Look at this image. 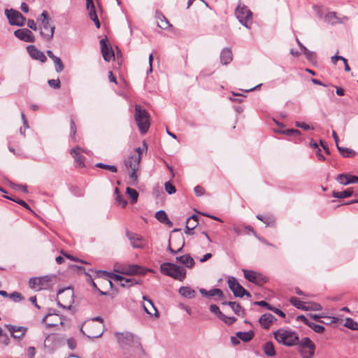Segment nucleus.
Instances as JSON below:
<instances>
[{
	"label": "nucleus",
	"instance_id": "aec40b11",
	"mask_svg": "<svg viewBox=\"0 0 358 358\" xmlns=\"http://www.w3.org/2000/svg\"><path fill=\"white\" fill-rule=\"evenodd\" d=\"M275 320L276 318L273 315L267 313L260 317L259 323L263 329H268Z\"/></svg>",
	"mask_w": 358,
	"mask_h": 358
},
{
	"label": "nucleus",
	"instance_id": "c85d7f7f",
	"mask_svg": "<svg viewBox=\"0 0 358 358\" xmlns=\"http://www.w3.org/2000/svg\"><path fill=\"white\" fill-rule=\"evenodd\" d=\"M199 292L203 296L212 297L217 296L220 299H221L223 296V292L219 288H213L208 291L203 288H201L199 289Z\"/></svg>",
	"mask_w": 358,
	"mask_h": 358
},
{
	"label": "nucleus",
	"instance_id": "774afa93",
	"mask_svg": "<svg viewBox=\"0 0 358 358\" xmlns=\"http://www.w3.org/2000/svg\"><path fill=\"white\" fill-rule=\"evenodd\" d=\"M27 26L29 27V29H31L34 31H36L38 29L35 21L32 19H29L27 20Z\"/></svg>",
	"mask_w": 358,
	"mask_h": 358
},
{
	"label": "nucleus",
	"instance_id": "09e8293b",
	"mask_svg": "<svg viewBox=\"0 0 358 358\" xmlns=\"http://www.w3.org/2000/svg\"><path fill=\"white\" fill-rule=\"evenodd\" d=\"M3 196L10 201H15V203L20 204V206L24 207L25 208L30 210L29 206L24 201L21 200V199H13L12 197H10V196H8L6 195H4Z\"/></svg>",
	"mask_w": 358,
	"mask_h": 358
},
{
	"label": "nucleus",
	"instance_id": "f8f14e48",
	"mask_svg": "<svg viewBox=\"0 0 358 358\" xmlns=\"http://www.w3.org/2000/svg\"><path fill=\"white\" fill-rule=\"evenodd\" d=\"M227 283L229 289L236 297H243L244 295L250 296V293L237 282L234 277H229Z\"/></svg>",
	"mask_w": 358,
	"mask_h": 358
},
{
	"label": "nucleus",
	"instance_id": "2f4dec72",
	"mask_svg": "<svg viewBox=\"0 0 358 358\" xmlns=\"http://www.w3.org/2000/svg\"><path fill=\"white\" fill-rule=\"evenodd\" d=\"M263 350L265 355L269 357H273L275 355V350L274 345L272 342L268 341L263 345Z\"/></svg>",
	"mask_w": 358,
	"mask_h": 358
},
{
	"label": "nucleus",
	"instance_id": "1a4fd4ad",
	"mask_svg": "<svg viewBox=\"0 0 358 358\" xmlns=\"http://www.w3.org/2000/svg\"><path fill=\"white\" fill-rule=\"evenodd\" d=\"M5 15L7 17L10 24L22 27L26 18L17 10L14 9H6Z\"/></svg>",
	"mask_w": 358,
	"mask_h": 358
},
{
	"label": "nucleus",
	"instance_id": "5fc2aeb1",
	"mask_svg": "<svg viewBox=\"0 0 358 358\" xmlns=\"http://www.w3.org/2000/svg\"><path fill=\"white\" fill-rule=\"evenodd\" d=\"M257 218L262 221L264 223L266 224V225H270L272 222H273V220L269 217L257 215Z\"/></svg>",
	"mask_w": 358,
	"mask_h": 358
},
{
	"label": "nucleus",
	"instance_id": "0eeeda50",
	"mask_svg": "<svg viewBox=\"0 0 358 358\" xmlns=\"http://www.w3.org/2000/svg\"><path fill=\"white\" fill-rule=\"evenodd\" d=\"M303 358H313L315 351V343L308 337L303 338L296 345Z\"/></svg>",
	"mask_w": 358,
	"mask_h": 358
},
{
	"label": "nucleus",
	"instance_id": "a878e982",
	"mask_svg": "<svg viewBox=\"0 0 358 358\" xmlns=\"http://www.w3.org/2000/svg\"><path fill=\"white\" fill-rule=\"evenodd\" d=\"M233 59L231 50L229 48H224L220 52V63L222 65L229 64Z\"/></svg>",
	"mask_w": 358,
	"mask_h": 358
},
{
	"label": "nucleus",
	"instance_id": "473e14b6",
	"mask_svg": "<svg viewBox=\"0 0 358 358\" xmlns=\"http://www.w3.org/2000/svg\"><path fill=\"white\" fill-rule=\"evenodd\" d=\"M353 191L351 188H348L345 191L342 192H336L334 191L332 192V196L334 198L343 199L348 198L352 195Z\"/></svg>",
	"mask_w": 358,
	"mask_h": 358
},
{
	"label": "nucleus",
	"instance_id": "9b49d317",
	"mask_svg": "<svg viewBox=\"0 0 358 358\" xmlns=\"http://www.w3.org/2000/svg\"><path fill=\"white\" fill-rule=\"evenodd\" d=\"M151 268H146L137 264L127 265L122 268L118 272L125 275H145L148 272H152Z\"/></svg>",
	"mask_w": 358,
	"mask_h": 358
},
{
	"label": "nucleus",
	"instance_id": "0e129e2a",
	"mask_svg": "<svg viewBox=\"0 0 358 358\" xmlns=\"http://www.w3.org/2000/svg\"><path fill=\"white\" fill-rule=\"evenodd\" d=\"M255 305H257V306H262V307H264L266 308V309L269 310L271 309V306L268 303H267L266 301H255L254 303Z\"/></svg>",
	"mask_w": 358,
	"mask_h": 358
},
{
	"label": "nucleus",
	"instance_id": "49530a36",
	"mask_svg": "<svg viewBox=\"0 0 358 358\" xmlns=\"http://www.w3.org/2000/svg\"><path fill=\"white\" fill-rule=\"evenodd\" d=\"M306 308L305 310H321L322 308V306L317 303H308L306 305Z\"/></svg>",
	"mask_w": 358,
	"mask_h": 358
},
{
	"label": "nucleus",
	"instance_id": "cd10ccee",
	"mask_svg": "<svg viewBox=\"0 0 358 358\" xmlns=\"http://www.w3.org/2000/svg\"><path fill=\"white\" fill-rule=\"evenodd\" d=\"M178 262L185 265L187 268H191L194 266L195 262L189 254H186L182 256L176 257V258Z\"/></svg>",
	"mask_w": 358,
	"mask_h": 358
},
{
	"label": "nucleus",
	"instance_id": "5701e85b",
	"mask_svg": "<svg viewBox=\"0 0 358 358\" xmlns=\"http://www.w3.org/2000/svg\"><path fill=\"white\" fill-rule=\"evenodd\" d=\"M337 181L344 185L352 183H358V177L350 174L342 173L337 176Z\"/></svg>",
	"mask_w": 358,
	"mask_h": 358
},
{
	"label": "nucleus",
	"instance_id": "c756f323",
	"mask_svg": "<svg viewBox=\"0 0 358 358\" xmlns=\"http://www.w3.org/2000/svg\"><path fill=\"white\" fill-rule=\"evenodd\" d=\"M178 292L180 295L187 299H192L196 294V292L187 286L181 287L179 289Z\"/></svg>",
	"mask_w": 358,
	"mask_h": 358
},
{
	"label": "nucleus",
	"instance_id": "6ab92c4d",
	"mask_svg": "<svg viewBox=\"0 0 358 358\" xmlns=\"http://www.w3.org/2000/svg\"><path fill=\"white\" fill-rule=\"evenodd\" d=\"M87 327L90 329H92L93 331L89 332V334H86L87 337L94 338H99L102 336L103 333V326H96L94 323H89L87 324ZM80 331L83 333V334L85 335V333L83 331V329H80Z\"/></svg>",
	"mask_w": 358,
	"mask_h": 358
},
{
	"label": "nucleus",
	"instance_id": "c03bdc74",
	"mask_svg": "<svg viewBox=\"0 0 358 358\" xmlns=\"http://www.w3.org/2000/svg\"><path fill=\"white\" fill-rule=\"evenodd\" d=\"M96 167H99V168H101V169H106V170H108L112 173H116L117 172V168L115 166H113V165H108V164H105L103 163H97L96 164Z\"/></svg>",
	"mask_w": 358,
	"mask_h": 358
},
{
	"label": "nucleus",
	"instance_id": "39448f33",
	"mask_svg": "<svg viewBox=\"0 0 358 358\" xmlns=\"http://www.w3.org/2000/svg\"><path fill=\"white\" fill-rule=\"evenodd\" d=\"M134 117L140 132L141 134L146 133L150 127L148 112L142 109L140 106L136 105Z\"/></svg>",
	"mask_w": 358,
	"mask_h": 358
},
{
	"label": "nucleus",
	"instance_id": "f3484780",
	"mask_svg": "<svg viewBox=\"0 0 358 358\" xmlns=\"http://www.w3.org/2000/svg\"><path fill=\"white\" fill-rule=\"evenodd\" d=\"M27 52L29 56L35 60H38L42 63H45L47 57L44 52L37 49L34 45H28L27 47Z\"/></svg>",
	"mask_w": 358,
	"mask_h": 358
},
{
	"label": "nucleus",
	"instance_id": "f704fd0d",
	"mask_svg": "<svg viewBox=\"0 0 358 358\" xmlns=\"http://www.w3.org/2000/svg\"><path fill=\"white\" fill-rule=\"evenodd\" d=\"M155 217L157 220L163 224H171V222L167 217L166 213L164 210H159L155 213Z\"/></svg>",
	"mask_w": 358,
	"mask_h": 358
},
{
	"label": "nucleus",
	"instance_id": "052dcab7",
	"mask_svg": "<svg viewBox=\"0 0 358 358\" xmlns=\"http://www.w3.org/2000/svg\"><path fill=\"white\" fill-rule=\"evenodd\" d=\"M295 125L296 127H299V128H301L304 130H308V129H313V127H311L310 126H309L308 124L304 123V122H295Z\"/></svg>",
	"mask_w": 358,
	"mask_h": 358
},
{
	"label": "nucleus",
	"instance_id": "f03ea898",
	"mask_svg": "<svg viewBox=\"0 0 358 358\" xmlns=\"http://www.w3.org/2000/svg\"><path fill=\"white\" fill-rule=\"evenodd\" d=\"M275 341L285 346H294L299 343V338L297 334L290 329H279L273 332Z\"/></svg>",
	"mask_w": 358,
	"mask_h": 358
},
{
	"label": "nucleus",
	"instance_id": "79ce46f5",
	"mask_svg": "<svg viewBox=\"0 0 358 358\" xmlns=\"http://www.w3.org/2000/svg\"><path fill=\"white\" fill-rule=\"evenodd\" d=\"M210 310L211 313L216 315L220 320H224V315L220 311V308L215 304L210 306Z\"/></svg>",
	"mask_w": 358,
	"mask_h": 358
},
{
	"label": "nucleus",
	"instance_id": "7ed1b4c3",
	"mask_svg": "<svg viewBox=\"0 0 358 358\" xmlns=\"http://www.w3.org/2000/svg\"><path fill=\"white\" fill-rule=\"evenodd\" d=\"M38 21L40 22L39 28L41 37L44 40L50 41L53 38L55 27L52 23L51 18L46 10L43 11Z\"/></svg>",
	"mask_w": 358,
	"mask_h": 358
},
{
	"label": "nucleus",
	"instance_id": "4be33fe9",
	"mask_svg": "<svg viewBox=\"0 0 358 358\" xmlns=\"http://www.w3.org/2000/svg\"><path fill=\"white\" fill-rule=\"evenodd\" d=\"M143 299L147 301V303H144L143 305V308L145 312L150 315H155V317H158L159 313L153 302L145 296H143Z\"/></svg>",
	"mask_w": 358,
	"mask_h": 358
},
{
	"label": "nucleus",
	"instance_id": "4d7b16f0",
	"mask_svg": "<svg viewBox=\"0 0 358 358\" xmlns=\"http://www.w3.org/2000/svg\"><path fill=\"white\" fill-rule=\"evenodd\" d=\"M9 298L12 299L15 302L20 301L23 299L21 294L17 292L10 294Z\"/></svg>",
	"mask_w": 358,
	"mask_h": 358
},
{
	"label": "nucleus",
	"instance_id": "f257e3e1",
	"mask_svg": "<svg viewBox=\"0 0 358 358\" xmlns=\"http://www.w3.org/2000/svg\"><path fill=\"white\" fill-rule=\"evenodd\" d=\"M119 345L124 349L131 348L136 357H141L144 352L139 339L130 332L115 334Z\"/></svg>",
	"mask_w": 358,
	"mask_h": 358
},
{
	"label": "nucleus",
	"instance_id": "72a5a7b5",
	"mask_svg": "<svg viewBox=\"0 0 358 358\" xmlns=\"http://www.w3.org/2000/svg\"><path fill=\"white\" fill-rule=\"evenodd\" d=\"M87 8L89 10L90 17L92 20H96L97 15L92 0H86Z\"/></svg>",
	"mask_w": 358,
	"mask_h": 358
},
{
	"label": "nucleus",
	"instance_id": "58836bf2",
	"mask_svg": "<svg viewBox=\"0 0 358 358\" xmlns=\"http://www.w3.org/2000/svg\"><path fill=\"white\" fill-rule=\"evenodd\" d=\"M289 302L292 303V305H293L298 309L305 310V309L306 308V305H304L303 303L296 297H291L289 299Z\"/></svg>",
	"mask_w": 358,
	"mask_h": 358
},
{
	"label": "nucleus",
	"instance_id": "e433bc0d",
	"mask_svg": "<svg viewBox=\"0 0 358 358\" xmlns=\"http://www.w3.org/2000/svg\"><path fill=\"white\" fill-rule=\"evenodd\" d=\"M115 194L116 203L120 206L122 208H125L127 204V201L120 194V192L117 187H116L115 189Z\"/></svg>",
	"mask_w": 358,
	"mask_h": 358
},
{
	"label": "nucleus",
	"instance_id": "412c9836",
	"mask_svg": "<svg viewBox=\"0 0 358 358\" xmlns=\"http://www.w3.org/2000/svg\"><path fill=\"white\" fill-rule=\"evenodd\" d=\"M83 150L77 146L71 150V155L74 158L76 163L80 167L85 166V157L81 155Z\"/></svg>",
	"mask_w": 358,
	"mask_h": 358
},
{
	"label": "nucleus",
	"instance_id": "a19ab883",
	"mask_svg": "<svg viewBox=\"0 0 358 358\" xmlns=\"http://www.w3.org/2000/svg\"><path fill=\"white\" fill-rule=\"evenodd\" d=\"M344 326L352 330H358V322L354 321L352 318L347 317Z\"/></svg>",
	"mask_w": 358,
	"mask_h": 358
},
{
	"label": "nucleus",
	"instance_id": "dca6fc26",
	"mask_svg": "<svg viewBox=\"0 0 358 358\" xmlns=\"http://www.w3.org/2000/svg\"><path fill=\"white\" fill-rule=\"evenodd\" d=\"M6 327L10 331L11 336L17 339H22L27 331V327L12 324H6Z\"/></svg>",
	"mask_w": 358,
	"mask_h": 358
},
{
	"label": "nucleus",
	"instance_id": "69168bd1",
	"mask_svg": "<svg viewBox=\"0 0 358 358\" xmlns=\"http://www.w3.org/2000/svg\"><path fill=\"white\" fill-rule=\"evenodd\" d=\"M0 343H3L5 345H8L10 343V338L6 333H3L2 336H1Z\"/></svg>",
	"mask_w": 358,
	"mask_h": 358
},
{
	"label": "nucleus",
	"instance_id": "680f3d73",
	"mask_svg": "<svg viewBox=\"0 0 358 358\" xmlns=\"http://www.w3.org/2000/svg\"><path fill=\"white\" fill-rule=\"evenodd\" d=\"M162 19L161 20L162 24H159V26L162 29H166V28L170 27L171 24H169V21L166 20V18L164 15H162Z\"/></svg>",
	"mask_w": 358,
	"mask_h": 358
},
{
	"label": "nucleus",
	"instance_id": "3c124183",
	"mask_svg": "<svg viewBox=\"0 0 358 358\" xmlns=\"http://www.w3.org/2000/svg\"><path fill=\"white\" fill-rule=\"evenodd\" d=\"M164 188L166 192L169 194H174L176 191V187L170 182H165Z\"/></svg>",
	"mask_w": 358,
	"mask_h": 358
},
{
	"label": "nucleus",
	"instance_id": "a211bd4d",
	"mask_svg": "<svg viewBox=\"0 0 358 358\" xmlns=\"http://www.w3.org/2000/svg\"><path fill=\"white\" fill-rule=\"evenodd\" d=\"M96 276L99 278L113 279L114 281L119 283L120 286H122V284L124 283L125 280V278L122 277V275L106 271H96Z\"/></svg>",
	"mask_w": 358,
	"mask_h": 358
},
{
	"label": "nucleus",
	"instance_id": "393cba45",
	"mask_svg": "<svg viewBox=\"0 0 358 358\" xmlns=\"http://www.w3.org/2000/svg\"><path fill=\"white\" fill-rule=\"evenodd\" d=\"M199 220L198 216L196 215H192L189 217L187 218L186 222L185 230V233L191 235L193 234L192 231L196 228L198 225Z\"/></svg>",
	"mask_w": 358,
	"mask_h": 358
},
{
	"label": "nucleus",
	"instance_id": "e2e57ef3",
	"mask_svg": "<svg viewBox=\"0 0 358 358\" xmlns=\"http://www.w3.org/2000/svg\"><path fill=\"white\" fill-rule=\"evenodd\" d=\"M194 192L197 196H200L204 194L205 190L201 186L197 185L194 187Z\"/></svg>",
	"mask_w": 358,
	"mask_h": 358
},
{
	"label": "nucleus",
	"instance_id": "6e6552de",
	"mask_svg": "<svg viewBox=\"0 0 358 358\" xmlns=\"http://www.w3.org/2000/svg\"><path fill=\"white\" fill-rule=\"evenodd\" d=\"M29 287L36 290L48 289L51 287L50 278L48 275L31 278L29 281Z\"/></svg>",
	"mask_w": 358,
	"mask_h": 358
},
{
	"label": "nucleus",
	"instance_id": "bb28decb",
	"mask_svg": "<svg viewBox=\"0 0 358 358\" xmlns=\"http://www.w3.org/2000/svg\"><path fill=\"white\" fill-rule=\"evenodd\" d=\"M46 53L48 56L52 59L56 72H62L64 69V66L61 59L59 57L55 56L51 50H47Z\"/></svg>",
	"mask_w": 358,
	"mask_h": 358
},
{
	"label": "nucleus",
	"instance_id": "a18cd8bd",
	"mask_svg": "<svg viewBox=\"0 0 358 358\" xmlns=\"http://www.w3.org/2000/svg\"><path fill=\"white\" fill-rule=\"evenodd\" d=\"M303 52L308 61L313 62L316 60V54L314 52L310 51L306 48L303 51Z\"/></svg>",
	"mask_w": 358,
	"mask_h": 358
},
{
	"label": "nucleus",
	"instance_id": "37998d69",
	"mask_svg": "<svg viewBox=\"0 0 358 358\" xmlns=\"http://www.w3.org/2000/svg\"><path fill=\"white\" fill-rule=\"evenodd\" d=\"M141 280H136L135 278H126L124 282L122 284V287H130L134 285L141 284Z\"/></svg>",
	"mask_w": 358,
	"mask_h": 358
},
{
	"label": "nucleus",
	"instance_id": "603ef678",
	"mask_svg": "<svg viewBox=\"0 0 358 358\" xmlns=\"http://www.w3.org/2000/svg\"><path fill=\"white\" fill-rule=\"evenodd\" d=\"M48 83L54 89H59L61 86V83L59 78L48 80Z\"/></svg>",
	"mask_w": 358,
	"mask_h": 358
},
{
	"label": "nucleus",
	"instance_id": "13d9d810",
	"mask_svg": "<svg viewBox=\"0 0 358 358\" xmlns=\"http://www.w3.org/2000/svg\"><path fill=\"white\" fill-rule=\"evenodd\" d=\"M62 254H63V255L64 257H66V258L73 261V262H82L83 264H87V262L80 259L78 257H73V255H69L67 253H65L64 252V251H62Z\"/></svg>",
	"mask_w": 358,
	"mask_h": 358
},
{
	"label": "nucleus",
	"instance_id": "c9c22d12",
	"mask_svg": "<svg viewBox=\"0 0 358 358\" xmlns=\"http://www.w3.org/2000/svg\"><path fill=\"white\" fill-rule=\"evenodd\" d=\"M337 149L340 154L344 157H354L356 154L355 150L348 148H343L338 145Z\"/></svg>",
	"mask_w": 358,
	"mask_h": 358
},
{
	"label": "nucleus",
	"instance_id": "ddd939ff",
	"mask_svg": "<svg viewBox=\"0 0 358 358\" xmlns=\"http://www.w3.org/2000/svg\"><path fill=\"white\" fill-rule=\"evenodd\" d=\"M126 236L130 242V245L134 248L143 249L145 248L146 243L143 237L134 232L127 231Z\"/></svg>",
	"mask_w": 358,
	"mask_h": 358
},
{
	"label": "nucleus",
	"instance_id": "de8ad7c7",
	"mask_svg": "<svg viewBox=\"0 0 358 358\" xmlns=\"http://www.w3.org/2000/svg\"><path fill=\"white\" fill-rule=\"evenodd\" d=\"M62 294H65L68 297H69L70 299V303L72 301V298H73V289H71V288H67L66 289H62V290H59V292H58V295H60L62 296Z\"/></svg>",
	"mask_w": 358,
	"mask_h": 358
},
{
	"label": "nucleus",
	"instance_id": "20e7f679",
	"mask_svg": "<svg viewBox=\"0 0 358 358\" xmlns=\"http://www.w3.org/2000/svg\"><path fill=\"white\" fill-rule=\"evenodd\" d=\"M160 271L164 275L179 281H183L186 277L185 268L173 263L165 262L162 264Z\"/></svg>",
	"mask_w": 358,
	"mask_h": 358
},
{
	"label": "nucleus",
	"instance_id": "864d4df0",
	"mask_svg": "<svg viewBox=\"0 0 358 358\" xmlns=\"http://www.w3.org/2000/svg\"><path fill=\"white\" fill-rule=\"evenodd\" d=\"M282 134H285L287 136H297L301 134V131L298 129H285L282 131Z\"/></svg>",
	"mask_w": 358,
	"mask_h": 358
},
{
	"label": "nucleus",
	"instance_id": "2eb2a0df",
	"mask_svg": "<svg viewBox=\"0 0 358 358\" xmlns=\"http://www.w3.org/2000/svg\"><path fill=\"white\" fill-rule=\"evenodd\" d=\"M14 35L18 39L24 42L34 43L36 40L31 31L26 28L15 30Z\"/></svg>",
	"mask_w": 358,
	"mask_h": 358
},
{
	"label": "nucleus",
	"instance_id": "bf43d9fd",
	"mask_svg": "<svg viewBox=\"0 0 358 358\" xmlns=\"http://www.w3.org/2000/svg\"><path fill=\"white\" fill-rule=\"evenodd\" d=\"M70 127H71V138L73 139H75V136H76V126L74 121L72 119L70 121Z\"/></svg>",
	"mask_w": 358,
	"mask_h": 358
},
{
	"label": "nucleus",
	"instance_id": "338daca9",
	"mask_svg": "<svg viewBox=\"0 0 358 358\" xmlns=\"http://www.w3.org/2000/svg\"><path fill=\"white\" fill-rule=\"evenodd\" d=\"M270 310L273 311V313H275V314H277L278 315L282 318L285 317V313L278 308L271 306Z\"/></svg>",
	"mask_w": 358,
	"mask_h": 358
},
{
	"label": "nucleus",
	"instance_id": "7c9ffc66",
	"mask_svg": "<svg viewBox=\"0 0 358 358\" xmlns=\"http://www.w3.org/2000/svg\"><path fill=\"white\" fill-rule=\"evenodd\" d=\"M227 305L229 306L233 311L238 316H243L245 310L241 307L239 303L229 301Z\"/></svg>",
	"mask_w": 358,
	"mask_h": 358
},
{
	"label": "nucleus",
	"instance_id": "6e6d98bb",
	"mask_svg": "<svg viewBox=\"0 0 358 358\" xmlns=\"http://www.w3.org/2000/svg\"><path fill=\"white\" fill-rule=\"evenodd\" d=\"M137 171L131 170V173L129 174V181L128 182L130 185H134L138 180V176L136 174Z\"/></svg>",
	"mask_w": 358,
	"mask_h": 358
},
{
	"label": "nucleus",
	"instance_id": "8fccbe9b",
	"mask_svg": "<svg viewBox=\"0 0 358 358\" xmlns=\"http://www.w3.org/2000/svg\"><path fill=\"white\" fill-rule=\"evenodd\" d=\"M336 13H334V12H329L327 14L325 15V16L324 17V20L325 22H331V23H334L336 21Z\"/></svg>",
	"mask_w": 358,
	"mask_h": 358
},
{
	"label": "nucleus",
	"instance_id": "9d476101",
	"mask_svg": "<svg viewBox=\"0 0 358 358\" xmlns=\"http://www.w3.org/2000/svg\"><path fill=\"white\" fill-rule=\"evenodd\" d=\"M243 272L245 279L258 286H262L268 281V278L261 273L246 269H243Z\"/></svg>",
	"mask_w": 358,
	"mask_h": 358
},
{
	"label": "nucleus",
	"instance_id": "4c0bfd02",
	"mask_svg": "<svg viewBox=\"0 0 358 358\" xmlns=\"http://www.w3.org/2000/svg\"><path fill=\"white\" fill-rule=\"evenodd\" d=\"M236 336L238 338H240L243 341L248 342L252 339V338L254 336V333L252 331H248V332L239 331L236 334Z\"/></svg>",
	"mask_w": 358,
	"mask_h": 358
},
{
	"label": "nucleus",
	"instance_id": "b1692460",
	"mask_svg": "<svg viewBox=\"0 0 358 358\" xmlns=\"http://www.w3.org/2000/svg\"><path fill=\"white\" fill-rule=\"evenodd\" d=\"M141 157L139 155H134L128 157L125 161V165L133 171H138Z\"/></svg>",
	"mask_w": 358,
	"mask_h": 358
},
{
	"label": "nucleus",
	"instance_id": "ea45409f",
	"mask_svg": "<svg viewBox=\"0 0 358 358\" xmlns=\"http://www.w3.org/2000/svg\"><path fill=\"white\" fill-rule=\"evenodd\" d=\"M126 192L131 197V203H135L136 202H137L138 198V193L135 189L127 187L126 189Z\"/></svg>",
	"mask_w": 358,
	"mask_h": 358
},
{
	"label": "nucleus",
	"instance_id": "4468645a",
	"mask_svg": "<svg viewBox=\"0 0 358 358\" xmlns=\"http://www.w3.org/2000/svg\"><path fill=\"white\" fill-rule=\"evenodd\" d=\"M101 52L103 58L106 62L115 59V54L111 46L107 44V38H102L100 41Z\"/></svg>",
	"mask_w": 358,
	"mask_h": 358
},
{
	"label": "nucleus",
	"instance_id": "423d86ee",
	"mask_svg": "<svg viewBox=\"0 0 358 358\" xmlns=\"http://www.w3.org/2000/svg\"><path fill=\"white\" fill-rule=\"evenodd\" d=\"M235 15L243 26L250 28L252 21V13L245 5L239 2L235 10Z\"/></svg>",
	"mask_w": 358,
	"mask_h": 358
}]
</instances>
